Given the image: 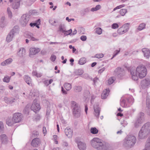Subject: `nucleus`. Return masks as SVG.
<instances>
[{
    "label": "nucleus",
    "mask_w": 150,
    "mask_h": 150,
    "mask_svg": "<svg viewBox=\"0 0 150 150\" xmlns=\"http://www.w3.org/2000/svg\"><path fill=\"white\" fill-rule=\"evenodd\" d=\"M91 144L93 148L98 150H112L108 143L102 142L101 139L97 138L92 139Z\"/></svg>",
    "instance_id": "nucleus-1"
},
{
    "label": "nucleus",
    "mask_w": 150,
    "mask_h": 150,
    "mask_svg": "<svg viewBox=\"0 0 150 150\" xmlns=\"http://www.w3.org/2000/svg\"><path fill=\"white\" fill-rule=\"evenodd\" d=\"M150 132V123L148 122L145 124L142 127L139 133V139H143L146 137Z\"/></svg>",
    "instance_id": "nucleus-2"
},
{
    "label": "nucleus",
    "mask_w": 150,
    "mask_h": 150,
    "mask_svg": "<svg viewBox=\"0 0 150 150\" xmlns=\"http://www.w3.org/2000/svg\"><path fill=\"white\" fill-rule=\"evenodd\" d=\"M136 142V137L134 136L129 135L124 140L123 146L127 149H129L134 146Z\"/></svg>",
    "instance_id": "nucleus-3"
},
{
    "label": "nucleus",
    "mask_w": 150,
    "mask_h": 150,
    "mask_svg": "<svg viewBox=\"0 0 150 150\" xmlns=\"http://www.w3.org/2000/svg\"><path fill=\"white\" fill-rule=\"evenodd\" d=\"M71 106L73 108V115L76 117H79L81 114V110L79 106L76 102L72 101L71 102Z\"/></svg>",
    "instance_id": "nucleus-4"
},
{
    "label": "nucleus",
    "mask_w": 150,
    "mask_h": 150,
    "mask_svg": "<svg viewBox=\"0 0 150 150\" xmlns=\"http://www.w3.org/2000/svg\"><path fill=\"white\" fill-rule=\"evenodd\" d=\"M136 71L138 74L139 77L140 79L145 77L147 74L146 69L144 66L138 67L136 69Z\"/></svg>",
    "instance_id": "nucleus-5"
},
{
    "label": "nucleus",
    "mask_w": 150,
    "mask_h": 150,
    "mask_svg": "<svg viewBox=\"0 0 150 150\" xmlns=\"http://www.w3.org/2000/svg\"><path fill=\"white\" fill-rule=\"evenodd\" d=\"M144 120V113L141 112L138 115L136 120L134 122V127L136 128L139 127Z\"/></svg>",
    "instance_id": "nucleus-6"
},
{
    "label": "nucleus",
    "mask_w": 150,
    "mask_h": 150,
    "mask_svg": "<svg viewBox=\"0 0 150 150\" xmlns=\"http://www.w3.org/2000/svg\"><path fill=\"white\" fill-rule=\"evenodd\" d=\"M30 15L28 14H23L21 17L20 20V23L22 26H25L28 21Z\"/></svg>",
    "instance_id": "nucleus-7"
},
{
    "label": "nucleus",
    "mask_w": 150,
    "mask_h": 150,
    "mask_svg": "<svg viewBox=\"0 0 150 150\" xmlns=\"http://www.w3.org/2000/svg\"><path fill=\"white\" fill-rule=\"evenodd\" d=\"M40 109V104L37 103V100L36 99L34 100L30 107L31 110H33L36 113Z\"/></svg>",
    "instance_id": "nucleus-8"
},
{
    "label": "nucleus",
    "mask_w": 150,
    "mask_h": 150,
    "mask_svg": "<svg viewBox=\"0 0 150 150\" xmlns=\"http://www.w3.org/2000/svg\"><path fill=\"white\" fill-rule=\"evenodd\" d=\"M22 115L21 113H15L13 116V120L14 123H18L20 122L22 119Z\"/></svg>",
    "instance_id": "nucleus-9"
},
{
    "label": "nucleus",
    "mask_w": 150,
    "mask_h": 150,
    "mask_svg": "<svg viewBox=\"0 0 150 150\" xmlns=\"http://www.w3.org/2000/svg\"><path fill=\"white\" fill-rule=\"evenodd\" d=\"M115 75L118 78H121L125 74V71L124 69L120 67H117L114 71Z\"/></svg>",
    "instance_id": "nucleus-10"
},
{
    "label": "nucleus",
    "mask_w": 150,
    "mask_h": 150,
    "mask_svg": "<svg viewBox=\"0 0 150 150\" xmlns=\"http://www.w3.org/2000/svg\"><path fill=\"white\" fill-rule=\"evenodd\" d=\"M150 78L148 77L143 80L141 82V86L142 88H145L150 84Z\"/></svg>",
    "instance_id": "nucleus-11"
},
{
    "label": "nucleus",
    "mask_w": 150,
    "mask_h": 150,
    "mask_svg": "<svg viewBox=\"0 0 150 150\" xmlns=\"http://www.w3.org/2000/svg\"><path fill=\"white\" fill-rule=\"evenodd\" d=\"M130 74L132 76V79L134 81H137L138 79V77L136 71L135 67H132L131 69Z\"/></svg>",
    "instance_id": "nucleus-12"
},
{
    "label": "nucleus",
    "mask_w": 150,
    "mask_h": 150,
    "mask_svg": "<svg viewBox=\"0 0 150 150\" xmlns=\"http://www.w3.org/2000/svg\"><path fill=\"white\" fill-rule=\"evenodd\" d=\"M93 109L95 112V115L97 118L99 117L100 112V108L98 105H96L94 106Z\"/></svg>",
    "instance_id": "nucleus-13"
},
{
    "label": "nucleus",
    "mask_w": 150,
    "mask_h": 150,
    "mask_svg": "<svg viewBox=\"0 0 150 150\" xmlns=\"http://www.w3.org/2000/svg\"><path fill=\"white\" fill-rule=\"evenodd\" d=\"M65 132L66 136L69 138L72 137L73 134V130L70 128H66L65 129Z\"/></svg>",
    "instance_id": "nucleus-14"
},
{
    "label": "nucleus",
    "mask_w": 150,
    "mask_h": 150,
    "mask_svg": "<svg viewBox=\"0 0 150 150\" xmlns=\"http://www.w3.org/2000/svg\"><path fill=\"white\" fill-rule=\"evenodd\" d=\"M40 143V139L36 138L33 139L31 143V145L35 147H37L39 146Z\"/></svg>",
    "instance_id": "nucleus-15"
},
{
    "label": "nucleus",
    "mask_w": 150,
    "mask_h": 150,
    "mask_svg": "<svg viewBox=\"0 0 150 150\" xmlns=\"http://www.w3.org/2000/svg\"><path fill=\"white\" fill-rule=\"evenodd\" d=\"M78 146L80 150H85L86 149V144L81 142H79L77 143Z\"/></svg>",
    "instance_id": "nucleus-16"
},
{
    "label": "nucleus",
    "mask_w": 150,
    "mask_h": 150,
    "mask_svg": "<svg viewBox=\"0 0 150 150\" xmlns=\"http://www.w3.org/2000/svg\"><path fill=\"white\" fill-rule=\"evenodd\" d=\"M40 51L39 48H31L30 49V55H35L38 53Z\"/></svg>",
    "instance_id": "nucleus-17"
},
{
    "label": "nucleus",
    "mask_w": 150,
    "mask_h": 150,
    "mask_svg": "<svg viewBox=\"0 0 150 150\" xmlns=\"http://www.w3.org/2000/svg\"><path fill=\"white\" fill-rule=\"evenodd\" d=\"M40 24V20L39 19L37 20L35 22L31 23L30 24V25L31 27L33 28L34 26H36L37 28H40L39 25Z\"/></svg>",
    "instance_id": "nucleus-18"
},
{
    "label": "nucleus",
    "mask_w": 150,
    "mask_h": 150,
    "mask_svg": "<svg viewBox=\"0 0 150 150\" xmlns=\"http://www.w3.org/2000/svg\"><path fill=\"white\" fill-rule=\"evenodd\" d=\"M142 51L144 53V56L146 57V58H149L150 54L149 50L147 48H144L142 49Z\"/></svg>",
    "instance_id": "nucleus-19"
},
{
    "label": "nucleus",
    "mask_w": 150,
    "mask_h": 150,
    "mask_svg": "<svg viewBox=\"0 0 150 150\" xmlns=\"http://www.w3.org/2000/svg\"><path fill=\"white\" fill-rule=\"evenodd\" d=\"M0 139L2 143L5 144L7 143L8 140L6 134H2L1 135H0Z\"/></svg>",
    "instance_id": "nucleus-20"
},
{
    "label": "nucleus",
    "mask_w": 150,
    "mask_h": 150,
    "mask_svg": "<svg viewBox=\"0 0 150 150\" xmlns=\"http://www.w3.org/2000/svg\"><path fill=\"white\" fill-rule=\"evenodd\" d=\"M24 79L25 82L29 85L31 84L32 80L30 77L28 75L24 76Z\"/></svg>",
    "instance_id": "nucleus-21"
},
{
    "label": "nucleus",
    "mask_w": 150,
    "mask_h": 150,
    "mask_svg": "<svg viewBox=\"0 0 150 150\" xmlns=\"http://www.w3.org/2000/svg\"><path fill=\"white\" fill-rule=\"evenodd\" d=\"M110 90L109 89L105 90V91H104L102 93L101 95V97L102 99H105L108 95Z\"/></svg>",
    "instance_id": "nucleus-22"
},
{
    "label": "nucleus",
    "mask_w": 150,
    "mask_h": 150,
    "mask_svg": "<svg viewBox=\"0 0 150 150\" xmlns=\"http://www.w3.org/2000/svg\"><path fill=\"white\" fill-rule=\"evenodd\" d=\"M14 35L13 33H12L11 32H10L6 37V40L8 42H11L12 40Z\"/></svg>",
    "instance_id": "nucleus-23"
},
{
    "label": "nucleus",
    "mask_w": 150,
    "mask_h": 150,
    "mask_svg": "<svg viewBox=\"0 0 150 150\" xmlns=\"http://www.w3.org/2000/svg\"><path fill=\"white\" fill-rule=\"evenodd\" d=\"M20 0H15V1L12 7L13 9H16L18 8L20 6Z\"/></svg>",
    "instance_id": "nucleus-24"
},
{
    "label": "nucleus",
    "mask_w": 150,
    "mask_h": 150,
    "mask_svg": "<svg viewBox=\"0 0 150 150\" xmlns=\"http://www.w3.org/2000/svg\"><path fill=\"white\" fill-rule=\"evenodd\" d=\"M15 99L13 98H8L7 97L4 98L5 102L7 104H11L14 102Z\"/></svg>",
    "instance_id": "nucleus-25"
},
{
    "label": "nucleus",
    "mask_w": 150,
    "mask_h": 150,
    "mask_svg": "<svg viewBox=\"0 0 150 150\" xmlns=\"http://www.w3.org/2000/svg\"><path fill=\"white\" fill-rule=\"evenodd\" d=\"M59 31L64 33L65 32H66V27L65 25L64 24H60L59 27Z\"/></svg>",
    "instance_id": "nucleus-26"
},
{
    "label": "nucleus",
    "mask_w": 150,
    "mask_h": 150,
    "mask_svg": "<svg viewBox=\"0 0 150 150\" xmlns=\"http://www.w3.org/2000/svg\"><path fill=\"white\" fill-rule=\"evenodd\" d=\"M0 26L1 27H4L6 25L5 16H2L1 19Z\"/></svg>",
    "instance_id": "nucleus-27"
},
{
    "label": "nucleus",
    "mask_w": 150,
    "mask_h": 150,
    "mask_svg": "<svg viewBox=\"0 0 150 150\" xmlns=\"http://www.w3.org/2000/svg\"><path fill=\"white\" fill-rule=\"evenodd\" d=\"M25 49L23 48H21L18 52V54L20 57H23L25 55Z\"/></svg>",
    "instance_id": "nucleus-28"
},
{
    "label": "nucleus",
    "mask_w": 150,
    "mask_h": 150,
    "mask_svg": "<svg viewBox=\"0 0 150 150\" xmlns=\"http://www.w3.org/2000/svg\"><path fill=\"white\" fill-rule=\"evenodd\" d=\"M30 104H28L25 107L24 109L23 110V112L25 114H28L29 113V111L30 109Z\"/></svg>",
    "instance_id": "nucleus-29"
},
{
    "label": "nucleus",
    "mask_w": 150,
    "mask_h": 150,
    "mask_svg": "<svg viewBox=\"0 0 150 150\" xmlns=\"http://www.w3.org/2000/svg\"><path fill=\"white\" fill-rule=\"evenodd\" d=\"M28 39H30V40L33 41H38L39 39L37 38H36L33 36V35L32 33H29L28 35Z\"/></svg>",
    "instance_id": "nucleus-30"
},
{
    "label": "nucleus",
    "mask_w": 150,
    "mask_h": 150,
    "mask_svg": "<svg viewBox=\"0 0 150 150\" xmlns=\"http://www.w3.org/2000/svg\"><path fill=\"white\" fill-rule=\"evenodd\" d=\"M14 123H15L14 122L13 120V118L11 119L10 118H7L6 120V124L8 126H11Z\"/></svg>",
    "instance_id": "nucleus-31"
},
{
    "label": "nucleus",
    "mask_w": 150,
    "mask_h": 150,
    "mask_svg": "<svg viewBox=\"0 0 150 150\" xmlns=\"http://www.w3.org/2000/svg\"><path fill=\"white\" fill-rule=\"evenodd\" d=\"M18 31L19 27L17 25L15 26L10 31V32H11L12 33H13V35H14L16 33H18Z\"/></svg>",
    "instance_id": "nucleus-32"
},
{
    "label": "nucleus",
    "mask_w": 150,
    "mask_h": 150,
    "mask_svg": "<svg viewBox=\"0 0 150 150\" xmlns=\"http://www.w3.org/2000/svg\"><path fill=\"white\" fill-rule=\"evenodd\" d=\"M117 32V33L120 35L124 34L126 33L122 26L118 29Z\"/></svg>",
    "instance_id": "nucleus-33"
},
{
    "label": "nucleus",
    "mask_w": 150,
    "mask_h": 150,
    "mask_svg": "<svg viewBox=\"0 0 150 150\" xmlns=\"http://www.w3.org/2000/svg\"><path fill=\"white\" fill-rule=\"evenodd\" d=\"M64 87L67 91L70 90L71 88V85L69 83H66L64 85Z\"/></svg>",
    "instance_id": "nucleus-34"
},
{
    "label": "nucleus",
    "mask_w": 150,
    "mask_h": 150,
    "mask_svg": "<svg viewBox=\"0 0 150 150\" xmlns=\"http://www.w3.org/2000/svg\"><path fill=\"white\" fill-rule=\"evenodd\" d=\"M86 58L85 57H82L79 60V63L80 65H83L86 63Z\"/></svg>",
    "instance_id": "nucleus-35"
},
{
    "label": "nucleus",
    "mask_w": 150,
    "mask_h": 150,
    "mask_svg": "<svg viewBox=\"0 0 150 150\" xmlns=\"http://www.w3.org/2000/svg\"><path fill=\"white\" fill-rule=\"evenodd\" d=\"M129 23H126L124 24L122 26L125 32H127L129 29Z\"/></svg>",
    "instance_id": "nucleus-36"
},
{
    "label": "nucleus",
    "mask_w": 150,
    "mask_h": 150,
    "mask_svg": "<svg viewBox=\"0 0 150 150\" xmlns=\"http://www.w3.org/2000/svg\"><path fill=\"white\" fill-rule=\"evenodd\" d=\"M91 132L93 134H96L98 133V130L95 127H91Z\"/></svg>",
    "instance_id": "nucleus-37"
},
{
    "label": "nucleus",
    "mask_w": 150,
    "mask_h": 150,
    "mask_svg": "<svg viewBox=\"0 0 150 150\" xmlns=\"http://www.w3.org/2000/svg\"><path fill=\"white\" fill-rule=\"evenodd\" d=\"M101 8V6L100 5H98L95 7L92 8L91 9V11H96Z\"/></svg>",
    "instance_id": "nucleus-38"
},
{
    "label": "nucleus",
    "mask_w": 150,
    "mask_h": 150,
    "mask_svg": "<svg viewBox=\"0 0 150 150\" xmlns=\"http://www.w3.org/2000/svg\"><path fill=\"white\" fill-rule=\"evenodd\" d=\"M146 107L150 106V96L148 95L146 96Z\"/></svg>",
    "instance_id": "nucleus-39"
},
{
    "label": "nucleus",
    "mask_w": 150,
    "mask_h": 150,
    "mask_svg": "<svg viewBox=\"0 0 150 150\" xmlns=\"http://www.w3.org/2000/svg\"><path fill=\"white\" fill-rule=\"evenodd\" d=\"M127 10L126 9H122L120 10L119 13L122 16H124L127 13Z\"/></svg>",
    "instance_id": "nucleus-40"
},
{
    "label": "nucleus",
    "mask_w": 150,
    "mask_h": 150,
    "mask_svg": "<svg viewBox=\"0 0 150 150\" xmlns=\"http://www.w3.org/2000/svg\"><path fill=\"white\" fill-rule=\"evenodd\" d=\"M82 88L81 86H75L74 87V90L75 92H79L81 91Z\"/></svg>",
    "instance_id": "nucleus-41"
},
{
    "label": "nucleus",
    "mask_w": 150,
    "mask_h": 150,
    "mask_svg": "<svg viewBox=\"0 0 150 150\" xmlns=\"http://www.w3.org/2000/svg\"><path fill=\"white\" fill-rule=\"evenodd\" d=\"M145 26L146 24L144 23H141L139 25L138 29L139 30H141L145 28Z\"/></svg>",
    "instance_id": "nucleus-42"
},
{
    "label": "nucleus",
    "mask_w": 150,
    "mask_h": 150,
    "mask_svg": "<svg viewBox=\"0 0 150 150\" xmlns=\"http://www.w3.org/2000/svg\"><path fill=\"white\" fill-rule=\"evenodd\" d=\"M7 12L8 16L10 18H11L12 16V12H11L10 9L9 7H8L7 8Z\"/></svg>",
    "instance_id": "nucleus-43"
},
{
    "label": "nucleus",
    "mask_w": 150,
    "mask_h": 150,
    "mask_svg": "<svg viewBox=\"0 0 150 150\" xmlns=\"http://www.w3.org/2000/svg\"><path fill=\"white\" fill-rule=\"evenodd\" d=\"M115 77H114L110 78L108 80V83L110 85L115 80Z\"/></svg>",
    "instance_id": "nucleus-44"
},
{
    "label": "nucleus",
    "mask_w": 150,
    "mask_h": 150,
    "mask_svg": "<svg viewBox=\"0 0 150 150\" xmlns=\"http://www.w3.org/2000/svg\"><path fill=\"white\" fill-rule=\"evenodd\" d=\"M10 77L8 76H4L3 79V81L4 82L8 83L10 81Z\"/></svg>",
    "instance_id": "nucleus-45"
},
{
    "label": "nucleus",
    "mask_w": 150,
    "mask_h": 150,
    "mask_svg": "<svg viewBox=\"0 0 150 150\" xmlns=\"http://www.w3.org/2000/svg\"><path fill=\"white\" fill-rule=\"evenodd\" d=\"M127 101L128 103H132L134 102V99L132 96H129L127 98Z\"/></svg>",
    "instance_id": "nucleus-46"
},
{
    "label": "nucleus",
    "mask_w": 150,
    "mask_h": 150,
    "mask_svg": "<svg viewBox=\"0 0 150 150\" xmlns=\"http://www.w3.org/2000/svg\"><path fill=\"white\" fill-rule=\"evenodd\" d=\"M103 56L104 55L103 54L100 53L96 54L94 57L98 58H102Z\"/></svg>",
    "instance_id": "nucleus-47"
},
{
    "label": "nucleus",
    "mask_w": 150,
    "mask_h": 150,
    "mask_svg": "<svg viewBox=\"0 0 150 150\" xmlns=\"http://www.w3.org/2000/svg\"><path fill=\"white\" fill-rule=\"evenodd\" d=\"M96 32L99 35H100L102 33V29L100 28H97L96 29Z\"/></svg>",
    "instance_id": "nucleus-48"
},
{
    "label": "nucleus",
    "mask_w": 150,
    "mask_h": 150,
    "mask_svg": "<svg viewBox=\"0 0 150 150\" xmlns=\"http://www.w3.org/2000/svg\"><path fill=\"white\" fill-rule=\"evenodd\" d=\"M5 89V87L3 86H0V94L3 93Z\"/></svg>",
    "instance_id": "nucleus-49"
},
{
    "label": "nucleus",
    "mask_w": 150,
    "mask_h": 150,
    "mask_svg": "<svg viewBox=\"0 0 150 150\" xmlns=\"http://www.w3.org/2000/svg\"><path fill=\"white\" fill-rule=\"evenodd\" d=\"M120 104L122 106L125 107L127 106L125 100H122L121 101Z\"/></svg>",
    "instance_id": "nucleus-50"
},
{
    "label": "nucleus",
    "mask_w": 150,
    "mask_h": 150,
    "mask_svg": "<svg viewBox=\"0 0 150 150\" xmlns=\"http://www.w3.org/2000/svg\"><path fill=\"white\" fill-rule=\"evenodd\" d=\"M119 27V25L117 23H114L112 25V28L113 29L117 28Z\"/></svg>",
    "instance_id": "nucleus-51"
},
{
    "label": "nucleus",
    "mask_w": 150,
    "mask_h": 150,
    "mask_svg": "<svg viewBox=\"0 0 150 150\" xmlns=\"http://www.w3.org/2000/svg\"><path fill=\"white\" fill-rule=\"evenodd\" d=\"M13 61L11 58H9L5 60L6 65L10 64Z\"/></svg>",
    "instance_id": "nucleus-52"
},
{
    "label": "nucleus",
    "mask_w": 150,
    "mask_h": 150,
    "mask_svg": "<svg viewBox=\"0 0 150 150\" xmlns=\"http://www.w3.org/2000/svg\"><path fill=\"white\" fill-rule=\"evenodd\" d=\"M72 32V30L71 29H70L68 30H66V32H65L64 34L66 35H67L71 34Z\"/></svg>",
    "instance_id": "nucleus-53"
},
{
    "label": "nucleus",
    "mask_w": 150,
    "mask_h": 150,
    "mask_svg": "<svg viewBox=\"0 0 150 150\" xmlns=\"http://www.w3.org/2000/svg\"><path fill=\"white\" fill-rule=\"evenodd\" d=\"M4 125L3 122L0 121V132L3 131Z\"/></svg>",
    "instance_id": "nucleus-54"
},
{
    "label": "nucleus",
    "mask_w": 150,
    "mask_h": 150,
    "mask_svg": "<svg viewBox=\"0 0 150 150\" xmlns=\"http://www.w3.org/2000/svg\"><path fill=\"white\" fill-rule=\"evenodd\" d=\"M40 116L39 115H37L35 116V117L34 120L35 121H39L40 120Z\"/></svg>",
    "instance_id": "nucleus-55"
},
{
    "label": "nucleus",
    "mask_w": 150,
    "mask_h": 150,
    "mask_svg": "<svg viewBox=\"0 0 150 150\" xmlns=\"http://www.w3.org/2000/svg\"><path fill=\"white\" fill-rule=\"evenodd\" d=\"M76 72L77 74L78 75H81L83 74V71L81 69H79L77 70Z\"/></svg>",
    "instance_id": "nucleus-56"
},
{
    "label": "nucleus",
    "mask_w": 150,
    "mask_h": 150,
    "mask_svg": "<svg viewBox=\"0 0 150 150\" xmlns=\"http://www.w3.org/2000/svg\"><path fill=\"white\" fill-rule=\"evenodd\" d=\"M56 58V56L55 55H52L50 57V59L53 62L55 61Z\"/></svg>",
    "instance_id": "nucleus-57"
},
{
    "label": "nucleus",
    "mask_w": 150,
    "mask_h": 150,
    "mask_svg": "<svg viewBox=\"0 0 150 150\" xmlns=\"http://www.w3.org/2000/svg\"><path fill=\"white\" fill-rule=\"evenodd\" d=\"M120 50H116L114 52V54L113 55V57H115L120 52Z\"/></svg>",
    "instance_id": "nucleus-58"
},
{
    "label": "nucleus",
    "mask_w": 150,
    "mask_h": 150,
    "mask_svg": "<svg viewBox=\"0 0 150 150\" xmlns=\"http://www.w3.org/2000/svg\"><path fill=\"white\" fill-rule=\"evenodd\" d=\"M62 144L63 146L64 147H67L68 146V143L64 141H63Z\"/></svg>",
    "instance_id": "nucleus-59"
},
{
    "label": "nucleus",
    "mask_w": 150,
    "mask_h": 150,
    "mask_svg": "<svg viewBox=\"0 0 150 150\" xmlns=\"http://www.w3.org/2000/svg\"><path fill=\"white\" fill-rule=\"evenodd\" d=\"M80 39L83 41H85L87 39V37L86 36L82 35Z\"/></svg>",
    "instance_id": "nucleus-60"
},
{
    "label": "nucleus",
    "mask_w": 150,
    "mask_h": 150,
    "mask_svg": "<svg viewBox=\"0 0 150 150\" xmlns=\"http://www.w3.org/2000/svg\"><path fill=\"white\" fill-rule=\"evenodd\" d=\"M147 109L146 110V112L148 115L150 116V106L146 107Z\"/></svg>",
    "instance_id": "nucleus-61"
},
{
    "label": "nucleus",
    "mask_w": 150,
    "mask_h": 150,
    "mask_svg": "<svg viewBox=\"0 0 150 150\" xmlns=\"http://www.w3.org/2000/svg\"><path fill=\"white\" fill-rule=\"evenodd\" d=\"M61 91L62 93L64 95H65L67 94V91L65 90L63 87H61Z\"/></svg>",
    "instance_id": "nucleus-62"
},
{
    "label": "nucleus",
    "mask_w": 150,
    "mask_h": 150,
    "mask_svg": "<svg viewBox=\"0 0 150 150\" xmlns=\"http://www.w3.org/2000/svg\"><path fill=\"white\" fill-rule=\"evenodd\" d=\"M66 19L67 21H68L69 22H70L72 20L73 21H74V18H70L69 19L68 17H67L66 18Z\"/></svg>",
    "instance_id": "nucleus-63"
},
{
    "label": "nucleus",
    "mask_w": 150,
    "mask_h": 150,
    "mask_svg": "<svg viewBox=\"0 0 150 150\" xmlns=\"http://www.w3.org/2000/svg\"><path fill=\"white\" fill-rule=\"evenodd\" d=\"M105 67H103V68L99 70L98 71V72L99 73H101L102 72H103L105 70Z\"/></svg>",
    "instance_id": "nucleus-64"
}]
</instances>
